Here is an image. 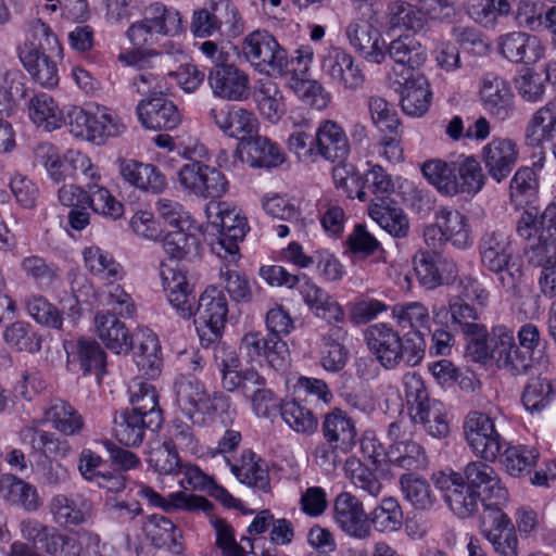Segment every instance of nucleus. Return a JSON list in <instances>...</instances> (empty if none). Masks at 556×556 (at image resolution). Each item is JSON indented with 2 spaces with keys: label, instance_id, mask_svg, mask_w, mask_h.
<instances>
[{
  "label": "nucleus",
  "instance_id": "1",
  "mask_svg": "<svg viewBox=\"0 0 556 556\" xmlns=\"http://www.w3.org/2000/svg\"><path fill=\"white\" fill-rule=\"evenodd\" d=\"M181 156L189 161L177 172V181L182 192L201 199H217L228 191L226 176L204 162L210 159L204 144L195 141L184 149Z\"/></svg>",
  "mask_w": 556,
  "mask_h": 556
},
{
  "label": "nucleus",
  "instance_id": "2",
  "mask_svg": "<svg viewBox=\"0 0 556 556\" xmlns=\"http://www.w3.org/2000/svg\"><path fill=\"white\" fill-rule=\"evenodd\" d=\"M174 403L178 410L195 426H207L223 410L229 399L223 393L210 391L193 376H179L174 382Z\"/></svg>",
  "mask_w": 556,
  "mask_h": 556
},
{
  "label": "nucleus",
  "instance_id": "3",
  "mask_svg": "<svg viewBox=\"0 0 556 556\" xmlns=\"http://www.w3.org/2000/svg\"><path fill=\"white\" fill-rule=\"evenodd\" d=\"M68 131L77 139L97 146L104 144L108 139L118 137L126 130L118 114L98 103L85 108L74 106L67 113Z\"/></svg>",
  "mask_w": 556,
  "mask_h": 556
},
{
  "label": "nucleus",
  "instance_id": "4",
  "mask_svg": "<svg viewBox=\"0 0 556 556\" xmlns=\"http://www.w3.org/2000/svg\"><path fill=\"white\" fill-rule=\"evenodd\" d=\"M186 31V22L181 13L174 7L155 2L146 10L142 20L132 23L126 36L136 47H152L160 37L175 38Z\"/></svg>",
  "mask_w": 556,
  "mask_h": 556
},
{
  "label": "nucleus",
  "instance_id": "5",
  "mask_svg": "<svg viewBox=\"0 0 556 556\" xmlns=\"http://www.w3.org/2000/svg\"><path fill=\"white\" fill-rule=\"evenodd\" d=\"M208 222L219 228V238L213 244V251L219 256L235 261L239 247L249 231L247 217L241 210L228 202L210 203L205 210Z\"/></svg>",
  "mask_w": 556,
  "mask_h": 556
},
{
  "label": "nucleus",
  "instance_id": "6",
  "mask_svg": "<svg viewBox=\"0 0 556 556\" xmlns=\"http://www.w3.org/2000/svg\"><path fill=\"white\" fill-rule=\"evenodd\" d=\"M321 74L329 83L344 91H358L365 84L361 64L344 48L326 41L317 53Z\"/></svg>",
  "mask_w": 556,
  "mask_h": 556
},
{
  "label": "nucleus",
  "instance_id": "7",
  "mask_svg": "<svg viewBox=\"0 0 556 556\" xmlns=\"http://www.w3.org/2000/svg\"><path fill=\"white\" fill-rule=\"evenodd\" d=\"M245 59L260 72L282 77L289 72L287 51L277 39L266 30H255L249 34L242 43Z\"/></svg>",
  "mask_w": 556,
  "mask_h": 556
},
{
  "label": "nucleus",
  "instance_id": "8",
  "mask_svg": "<svg viewBox=\"0 0 556 556\" xmlns=\"http://www.w3.org/2000/svg\"><path fill=\"white\" fill-rule=\"evenodd\" d=\"M480 254L482 264L500 275V281L507 290L515 289L521 271L515 263L509 236L505 231L486 233L481 241Z\"/></svg>",
  "mask_w": 556,
  "mask_h": 556
},
{
  "label": "nucleus",
  "instance_id": "9",
  "mask_svg": "<svg viewBox=\"0 0 556 556\" xmlns=\"http://www.w3.org/2000/svg\"><path fill=\"white\" fill-rule=\"evenodd\" d=\"M424 238L431 249L448 242L456 249L465 250L473 242L468 218L453 208L439 210L434 223L425 227Z\"/></svg>",
  "mask_w": 556,
  "mask_h": 556
},
{
  "label": "nucleus",
  "instance_id": "10",
  "mask_svg": "<svg viewBox=\"0 0 556 556\" xmlns=\"http://www.w3.org/2000/svg\"><path fill=\"white\" fill-rule=\"evenodd\" d=\"M239 350L250 364H267L275 370H285L290 364L288 344L274 334L264 336L261 331H248L241 338Z\"/></svg>",
  "mask_w": 556,
  "mask_h": 556
},
{
  "label": "nucleus",
  "instance_id": "11",
  "mask_svg": "<svg viewBox=\"0 0 556 556\" xmlns=\"http://www.w3.org/2000/svg\"><path fill=\"white\" fill-rule=\"evenodd\" d=\"M479 460L468 463L464 468V477L475 492L479 494L484 510L503 509L508 503L509 493L497 471L490 465Z\"/></svg>",
  "mask_w": 556,
  "mask_h": 556
},
{
  "label": "nucleus",
  "instance_id": "12",
  "mask_svg": "<svg viewBox=\"0 0 556 556\" xmlns=\"http://www.w3.org/2000/svg\"><path fill=\"white\" fill-rule=\"evenodd\" d=\"M464 434L472 453L484 462L493 463L502 448V437L493 419L478 410L470 412L464 421Z\"/></svg>",
  "mask_w": 556,
  "mask_h": 556
},
{
  "label": "nucleus",
  "instance_id": "13",
  "mask_svg": "<svg viewBox=\"0 0 556 556\" xmlns=\"http://www.w3.org/2000/svg\"><path fill=\"white\" fill-rule=\"evenodd\" d=\"M434 486L441 492L443 501L459 518H468L478 511L480 497L469 485L465 477L455 471H440L433 475Z\"/></svg>",
  "mask_w": 556,
  "mask_h": 556
},
{
  "label": "nucleus",
  "instance_id": "14",
  "mask_svg": "<svg viewBox=\"0 0 556 556\" xmlns=\"http://www.w3.org/2000/svg\"><path fill=\"white\" fill-rule=\"evenodd\" d=\"M213 97L232 102L247 101L251 96L249 74L233 63L213 65L207 74Z\"/></svg>",
  "mask_w": 556,
  "mask_h": 556
},
{
  "label": "nucleus",
  "instance_id": "15",
  "mask_svg": "<svg viewBox=\"0 0 556 556\" xmlns=\"http://www.w3.org/2000/svg\"><path fill=\"white\" fill-rule=\"evenodd\" d=\"M388 434L392 440L386 453V462L390 467L403 470H420L427 467L426 450L403 429L401 422H392Z\"/></svg>",
  "mask_w": 556,
  "mask_h": 556
},
{
  "label": "nucleus",
  "instance_id": "16",
  "mask_svg": "<svg viewBox=\"0 0 556 556\" xmlns=\"http://www.w3.org/2000/svg\"><path fill=\"white\" fill-rule=\"evenodd\" d=\"M520 157V146L509 137H493L480 151L489 177L497 184L506 180Z\"/></svg>",
  "mask_w": 556,
  "mask_h": 556
},
{
  "label": "nucleus",
  "instance_id": "17",
  "mask_svg": "<svg viewBox=\"0 0 556 556\" xmlns=\"http://www.w3.org/2000/svg\"><path fill=\"white\" fill-rule=\"evenodd\" d=\"M160 276L163 290L172 307L180 317L190 318L194 314L195 296L187 270L179 264L162 262Z\"/></svg>",
  "mask_w": 556,
  "mask_h": 556
},
{
  "label": "nucleus",
  "instance_id": "18",
  "mask_svg": "<svg viewBox=\"0 0 556 556\" xmlns=\"http://www.w3.org/2000/svg\"><path fill=\"white\" fill-rule=\"evenodd\" d=\"M72 290L76 304H92V299H94L99 303L110 306L116 316L130 318L136 313V304L131 295L116 282L106 281L102 292L96 294L93 286L87 279H83L81 282L75 281Z\"/></svg>",
  "mask_w": 556,
  "mask_h": 556
},
{
  "label": "nucleus",
  "instance_id": "19",
  "mask_svg": "<svg viewBox=\"0 0 556 556\" xmlns=\"http://www.w3.org/2000/svg\"><path fill=\"white\" fill-rule=\"evenodd\" d=\"M208 119L227 137L244 143L260 129L256 115L242 106H213L207 113Z\"/></svg>",
  "mask_w": 556,
  "mask_h": 556
},
{
  "label": "nucleus",
  "instance_id": "20",
  "mask_svg": "<svg viewBox=\"0 0 556 556\" xmlns=\"http://www.w3.org/2000/svg\"><path fill=\"white\" fill-rule=\"evenodd\" d=\"M491 359L496 367L510 375H525L531 367L532 357L516 345L515 336L505 327H496L492 331Z\"/></svg>",
  "mask_w": 556,
  "mask_h": 556
},
{
  "label": "nucleus",
  "instance_id": "21",
  "mask_svg": "<svg viewBox=\"0 0 556 556\" xmlns=\"http://www.w3.org/2000/svg\"><path fill=\"white\" fill-rule=\"evenodd\" d=\"M482 533L498 556H518L519 542L510 518L503 509L494 508L482 514Z\"/></svg>",
  "mask_w": 556,
  "mask_h": 556
},
{
  "label": "nucleus",
  "instance_id": "22",
  "mask_svg": "<svg viewBox=\"0 0 556 556\" xmlns=\"http://www.w3.org/2000/svg\"><path fill=\"white\" fill-rule=\"evenodd\" d=\"M351 47L365 61L381 64L387 59V41L381 31L366 20L352 21L345 29Z\"/></svg>",
  "mask_w": 556,
  "mask_h": 556
},
{
  "label": "nucleus",
  "instance_id": "23",
  "mask_svg": "<svg viewBox=\"0 0 556 556\" xmlns=\"http://www.w3.org/2000/svg\"><path fill=\"white\" fill-rule=\"evenodd\" d=\"M477 318L476 308L455 295L450 299L448 306H432L434 324L465 334L482 336L485 332V327L476 323Z\"/></svg>",
  "mask_w": 556,
  "mask_h": 556
},
{
  "label": "nucleus",
  "instance_id": "24",
  "mask_svg": "<svg viewBox=\"0 0 556 556\" xmlns=\"http://www.w3.org/2000/svg\"><path fill=\"white\" fill-rule=\"evenodd\" d=\"M479 100L484 111L498 121L508 119L515 110V96L509 83L494 74L482 77Z\"/></svg>",
  "mask_w": 556,
  "mask_h": 556
},
{
  "label": "nucleus",
  "instance_id": "25",
  "mask_svg": "<svg viewBox=\"0 0 556 556\" xmlns=\"http://www.w3.org/2000/svg\"><path fill=\"white\" fill-rule=\"evenodd\" d=\"M395 65L390 73V78H400L404 73H420L418 70L427 61L426 47L413 35L405 34L387 43V55Z\"/></svg>",
  "mask_w": 556,
  "mask_h": 556
},
{
  "label": "nucleus",
  "instance_id": "26",
  "mask_svg": "<svg viewBox=\"0 0 556 556\" xmlns=\"http://www.w3.org/2000/svg\"><path fill=\"white\" fill-rule=\"evenodd\" d=\"M136 112L140 124L150 130H173L182 122L176 104L161 96L139 101Z\"/></svg>",
  "mask_w": 556,
  "mask_h": 556
},
{
  "label": "nucleus",
  "instance_id": "27",
  "mask_svg": "<svg viewBox=\"0 0 556 556\" xmlns=\"http://www.w3.org/2000/svg\"><path fill=\"white\" fill-rule=\"evenodd\" d=\"M333 517L340 529L354 539L364 540L371 533L362 502L349 492L336 497Z\"/></svg>",
  "mask_w": 556,
  "mask_h": 556
},
{
  "label": "nucleus",
  "instance_id": "28",
  "mask_svg": "<svg viewBox=\"0 0 556 556\" xmlns=\"http://www.w3.org/2000/svg\"><path fill=\"white\" fill-rule=\"evenodd\" d=\"M117 168L121 178L129 186L152 194L163 193L167 188L165 175L153 164L132 159H119Z\"/></svg>",
  "mask_w": 556,
  "mask_h": 556
},
{
  "label": "nucleus",
  "instance_id": "29",
  "mask_svg": "<svg viewBox=\"0 0 556 556\" xmlns=\"http://www.w3.org/2000/svg\"><path fill=\"white\" fill-rule=\"evenodd\" d=\"M299 293L308 311L329 323L342 324L345 320L343 306L326 290L306 275H302Z\"/></svg>",
  "mask_w": 556,
  "mask_h": 556
},
{
  "label": "nucleus",
  "instance_id": "30",
  "mask_svg": "<svg viewBox=\"0 0 556 556\" xmlns=\"http://www.w3.org/2000/svg\"><path fill=\"white\" fill-rule=\"evenodd\" d=\"M498 52L516 63L534 64L545 54V47L536 36L525 31H510L501 35L497 40Z\"/></svg>",
  "mask_w": 556,
  "mask_h": 556
},
{
  "label": "nucleus",
  "instance_id": "31",
  "mask_svg": "<svg viewBox=\"0 0 556 556\" xmlns=\"http://www.w3.org/2000/svg\"><path fill=\"white\" fill-rule=\"evenodd\" d=\"M364 174V188L379 202L384 203L393 197L404 198L415 192L413 182L402 176H392L379 164L368 162Z\"/></svg>",
  "mask_w": 556,
  "mask_h": 556
},
{
  "label": "nucleus",
  "instance_id": "32",
  "mask_svg": "<svg viewBox=\"0 0 556 556\" xmlns=\"http://www.w3.org/2000/svg\"><path fill=\"white\" fill-rule=\"evenodd\" d=\"M402 88L401 105L405 114L420 117L431 105L432 92L428 79L421 73L407 72L400 78H393Z\"/></svg>",
  "mask_w": 556,
  "mask_h": 556
},
{
  "label": "nucleus",
  "instance_id": "33",
  "mask_svg": "<svg viewBox=\"0 0 556 556\" xmlns=\"http://www.w3.org/2000/svg\"><path fill=\"white\" fill-rule=\"evenodd\" d=\"M525 139L529 147L552 149L556 157V102L546 103L530 116Z\"/></svg>",
  "mask_w": 556,
  "mask_h": 556
},
{
  "label": "nucleus",
  "instance_id": "34",
  "mask_svg": "<svg viewBox=\"0 0 556 556\" xmlns=\"http://www.w3.org/2000/svg\"><path fill=\"white\" fill-rule=\"evenodd\" d=\"M49 511L61 527H76L86 523L92 515V503L84 495L55 494L49 502Z\"/></svg>",
  "mask_w": 556,
  "mask_h": 556
},
{
  "label": "nucleus",
  "instance_id": "35",
  "mask_svg": "<svg viewBox=\"0 0 556 556\" xmlns=\"http://www.w3.org/2000/svg\"><path fill=\"white\" fill-rule=\"evenodd\" d=\"M314 147L318 155L331 162L342 161L350 153V141L345 130L332 119L319 122L315 131Z\"/></svg>",
  "mask_w": 556,
  "mask_h": 556
},
{
  "label": "nucleus",
  "instance_id": "36",
  "mask_svg": "<svg viewBox=\"0 0 556 556\" xmlns=\"http://www.w3.org/2000/svg\"><path fill=\"white\" fill-rule=\"evenodd\" d=\"M365 339L377 361L386 368L397 366L401 337L389 324L377 323L368 327Z\"/></svg>",
  "mask_w": 556,
  "mask_h": 556
},
{
  "label": "nucleus",
  "instance_id": "37",
  "mask_svg": "<svg viewBox=\"0 0 556 556\" xmlns=\"http://www.w3.org/2000/svg\"><path fill=\"white\" fill-rule=\"evenodd\" d=\"M321 431L325 440L343 453L350 452L356 444L355 422L340 408H334L324 416Z\"/></svg>",
  "mask_w": 556,
  "mask_h": 556
},
{
  "label": "nucleus",
  "instance_id": "38",
  "mask_svg": "<svg viewBox=\"0 0 556 556\" xmlns=\"http://www.w3.org/2000/svg\"><path fill=\"white\" fill-rule=\"evenodd\" d=\"M199 321L219 337L228 316V301L224 291L217 286H208L199 299Z\"/></svg>",
  "mask_w": 556,
  "mask_h": 556
},
{
  "label": "nucleus",
  "instance_id": "39",
  "mask_svg": "<svg viewBox=\"0 0 556 556\" xmlns=\"http://www.w3.org/2000/svg\"><path fill=\"white\" fill-rule=\"evenodd\" d=\"M96 333L102 343L115 354L128 353L132 348V337L117 316L111 312H99L94 316Z\"/></svg>",
  "mask_w": 556,
  "mask_h": 556
},
{
  "label": "nucleus",
  "instance_id": "40",
  "mask_svg": "<svg viewBox=\"0 0 556 556\" xmlns=\"http://www.w3.org/2000/svg\"><path fill=\"white\" fill-rule=\"evenodd\" d=\"M18 58L25 70L42 87L51 88L58 85V67L47 55L40 52L33 41H25L18 47Z\"/></svg>",
  "mask_w": 556,
  "mask_h": 556
},
{
  "label": "nucleus",
  "instance_id": "41",
  "mask_svg": "<svg viewBox=\"0 0 556 556\" xmlns=\"http://www.w3.org/2000/svg\"><path fill=\"white\" fill-rule=\"evenodd\" d=\"M64 350L70 363H77L85 374H102L105 367V353L97 341L80 337L65 340Z\"/></svg>",
  "mask_w": 556,
  "mask_h": 556
},
{
  "label": "nucleus",
  "instance_id": "42",
  "mask_svg": "<svg viewBox=\"0 0 556 556\" xmlns=\"http://www.w3.org/2000/svg\"><path fill=\"white\" fill-rule=\"evenodd\" d=\"M253 99L262 118L271 124H277L288 111L282 90L270 79L257 80Z\"/></svg>",
  "mask_w": 556,
  "mask_h": 556
},
{
  "label": "nucleus",
  "instance_id": "43",
  "mask_svg": "<svg viewBox=\"0 0 556 556\" xmlns=\"http://www.w3.org/2000/svg\"><path fill=\"white\" fill-rule=\"evenodd\" d=\"M137 495L143 500H147L151 506L159 507L165 511H172L177 509L184 510H210L212 504L204 497L199 495L187 494L184 492H174L168 495L167 498L161 496L152 488L139 484Z\"/></svg>",
  "mask_w": 556,
  "mask_h": 556
},
{
  "label": "nucleus",
  "instance_id": "44",
  "mask_svg": "<svg viewBox=\"0 0 556 556\" xmlns=\"http://www.w3.org/2000/svg\"><path fill=\"white\" fill-rule=\"evenodd\" d=\"M138 348L135 363L138 370L149 379H155L162 371L161 346L156 334L149 328L137 331Z\"/></svg>",
  "mask_w": 556,
  "mask_h": 556
},
{
  "label": "nucleus",
  "instance_id": "45",
  "mask_svg": "<svg viewBox=\"0 0 556 556\" xmlns=\"http://www.w3.org/2000/svg\"><path fill=\"white\" fill-rule=\"evenodd\" d=\"M541 453L534 445L509 444L501 455V465L504 471L513 478L530 476L536 467Z\"/></svg>",
  "mask_w": 556,
  "mask_h": 556
},
{
  "label": "nucleus",
  "instance_id": "46",
  "mask_svg": "<svg viewBox=\"0 0 556 556\" xmlns=\"http://www.w3.org/2000/svg\"><path fill=\"white\" fill-rule=\"evenodd\" d=\"M454 181L453 197L457 194L475 195L485 184L480 163L473 155L459 156L453 162Z\"/></svg>",
  "mask_w": 556,
  "mask_h": 556
},
{
  "label": "nucleus",
  "instance_id": "47",
  "mask_svg": "<svg viewBox=\"0 0 556 556\" xmlns=\"http://www.w3.org/2000/svg\"><path fill=\"white\" fill-rule=\"evenodd\" d=\"M85 268L94 277L117 282L125 276L123 266L114 256L98 245L85 247L81 252Z\"/></svg>",
  "mask_w": 556,
  "mask_h": 556
},
{
  "label": "nucleus",
  "instance_id": "48",
  "mask_svg": "<svg viewBox=\"0 0 556 556\" xmlns=\"http://www.w3.org/2000/svg\"><path fill=\"white\" fill-rule=\"evenodd\" d=\"M0 496L27 511H36L42 504L34 485L9 473L0 477Z\"/></svg>",
  "mask_w": 556,
  "mask_h": 556
},
{
  "label": "nucleus",
  "instance_id": "49",
  "mask_svg": "<svg viewBox=\"0 0 556 556\" xmlns=\"http://www.w3.org/2000/svg\"><path fill=\"white\" fill-rule=\"evenodd\" d=\"M43 417L56 431L68 437L79 434L85 425L83 416L70 403L61 399L48 402L43 408Z\"/></svg>",
  "mask_w": 556,
  "mask_h": 556
},
{
  "label": "nucleus",
  "instance_id": "50",
  "mask_svg": "<svg viewBox=\"0 0 556 556\" xmlns=\"http://www.w3.org/2000/svg\"><path fill=\"white\" fill-rule=\"evenodd\" d=\"M231 472L241 482L262 492L270 489L267 464L252 451H244L239 465H231Z\"/></svg>",
  "mask_w": 556,
  "mask_h": 556
},
{
  "label": "nucleus",
  "instance_id": "51",
  "mask_svg": "<svg viewBox=\"0 0 556 556\" xmlns=\"http://www.w3.org/2000/svg\"><path fill=\"white\" fill-rule=\"evenodd\" d=\"M386 21L390 29H405L418 34L427 28V20L418 5L405 0L391 1L386 11Z\"/></svg>",
  "mask_w": 556,
  "mask_h": 556
},
{
  "label": "nucleus",
  "instance_id": "52",
  "mask_svg": "<svg viewBox=\"0 0 556 556\" xmlns=\"http://www.w3.org/2000/svg\"><path fill=\"white\" fill-rule=\"evenodd\" d=\"M348 338V330L339 324L329 328L328 333L323 338V350L320 352V365L329 372H338L344 368L348 362V350L344 341Z\"/></svg>",
  "mask_w": 556,
  "mask_h": 556
},
{
  "label": "nucleus",
  "instance_id": "53",
  "mask_svg": "<svg viewBox=\"0 0 556 556\" xmlns=\"http://www.w3.org/2000/svg\"><path fill=\"white\" fill-rule=\"evenodd\" d=\"M241 147L247 153L245 162L251 167H276L285 162V153L267 137L256 134Z\"/></svg>",
  "mask_w": 556,
  "mask_h": 556
},
{
  "label": "nucleus",
  "instance_id": "54",
  "mask_svg": "<svg viewBox=\"0 0 556 556\" xmlns=\"http://www.w3.org/2000/svg\"><path fill=\"white\" fill-rule=\"evenodd\" d=\"M132 408L130 410L149 417V424L162 425L163 414L159 406V394L155 387L141 379H134L129 387Z\"/></svg>",
  "mask_w": 556,
  "mask_h": 556
},
{
  "label": "nucleus",
  "instance_id": "55",
  "mask_svg": "<svg viewBox=\"0 0 556 556\" xmlns=\"http://www.w3.org/2000/svg\"><path fill=\"white\" fill-rule=\"evenodd\" d=\"M20 439L24 444L47 458H65L70 455L72 447L66 440H61L54 433L41 431L33 427H24L20 430Z\"/></svg>",
  "mask_w": 556,
  "mask_h": 556
},
{
  "label": "nucleus",
  "instance_id": "56",
  "mask_svg": "<svg viewBox=\"0 0 556 556\" xmlns=\"http://www.w3.org/2000/svg\"><path fill=\"white\" fill-rule=\"evenodd\" d=\"M149 417L132 410H123L114 418V435L126 446L139 445L147 428L157 429L161 425L149 424Z\"/></svg>",
  "mask_w": 556,
  "mask_h": 556
},
{
  "label": "nucleus",
  "instance_id": "57",
  "mask_svg": "<svg viewBox=\"0 0 556 556\" xmlns=\"http://www.w3.org/2000/svg\"><path fill=\"white\" fill-rule=\"evenodd\" d=\"M142 531L147 540L155 547H168L176 551L180 546L182 538L180 529L163 515L149 516L142 525Z\"/></svg>",
  "mask_w": 556,
  "mask_h": 556
},
{
  "label": "nucleus",
  "instance_id": "58",
  "mask_svg": "<svg viewBox=\"0 0 556 556\" xmlns=\"http://www.w3.org/2000/svg\"><path fill=\"white\" fill-rule=\"evenodd\" d=\"M29 119L45 130H54L62 126L64 115L54 99L48 93L31 97L27 104Z\"/></svg>",
  "mask_w": 556,
  "mask_h": 556
},
{
  "label": "nucleus",
  "instance_id": "59",
  "mask_svg": "<svg viewBox=\"0 0 556 556\" xmlns=\"http://www.w3.org/2000/svg\"><path fill=\"white\" fill-rule=\"evenodd\" d=\"M468 16L480 27L493 30L498 20L509 15L511 3L509 0H466Z\"/></svg>",
  "mask_w": 556,
  "mask_h": 556
},
{
  "label": "nucleus",
  "instance_id": "60",
  "mask_svg": "<svg viewBox=\"0 0 556 556\" xmlns=\"http://www.w3.org/2000/svg\"><path fill=\"white\" fill-rule=\"evenodd\" d=\"M391 316L399 327L410 329L412 333L426 334L430 331V313L420 302L397 303L392 306Z\"/></svg>",
  "mask_w": 556,
  "mask_h": 556
},
{
  "label": "nucleus",
  "instance_id": "61",
  "mask_svg": "<svg viewBox=\"0 0 556 556\" xmlns=\"http://www.w3.org/2000/svg\"><path fill=\"white\" fill-rule=\"evenodd\" d=\"M413 422L420 424L425 431L433 438H445L450 432V421L444 404L438 400H432L425 406H418L417 410L412 413Z\"/></svg>",
  "mask_w": 556,
  "mask_h": 556
},
{
  "label": "nucleus",
  "instance_id": "62",
  "mask_svg": "<svg viewBox=\"0 0 556 556\" xmlns=\"http://www.w3.org/2000/svg\"><path fill=\"white\" fill-rule=\"evenodd\" d=\"M367 211L370 218L391 236L403 238L407 235L409 223L400 207L371 200Z\"/></svg>",
  "mask_w": 556,
  "mask_h": 556
},
{
  "label": "nucleus",
  "instance_id": "63",
  "mask_svg": "<svg viewBox=\"0 0 556 556\" xmlns=\"http://www.w3.org/2000/svg\"><path fill=\"white\" fill-rule=\"evenodd\" d=\"M34 156L36 162L45 167L48 177L54 182H62L72 176L67 151L61 153L53 144L42 142L35 148Z\"/></svg>",
  "mask_w": 556,
  "mask_h": 556
},
{
  "label": "nucleus",
  "instance_id": "64",
  "mask_svg": "<svg viewBox=\"0 0 556 556\" xmlns=\"http://www.w3.org/2000/svg\"><path fill=\"white\" fill-rule=\"evenodd\" d=\"M556 399V387L546 377L538 376L531 378L521 394V402L525 408L531 413H541Z\"/></svg>",
  "mask_w": 556,
  "mask_h": 556
}]
</instances>
